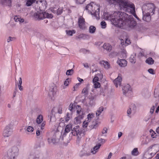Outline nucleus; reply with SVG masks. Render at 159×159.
Masks as SVG:
<instances>
[{
	"label": "nucleus",
	"mask_w": 159,
	"mask_h": 159,
	"mask_svg": "<svg viewBox=\"0 0 159 159\" xmlns=\"http://www.w3.org/2000/svg\"><path fill=\"white\" fill-rule=\"evenodd\" d=\"M103 16L106 20H110L115 25L120 28L126 25L130 28H133L136 25V22L132 15H129L124 12H115L111 15L104 13Z\"/></svg>",
	"instance_id": "obj_1"
},
{
	"label": "nucleus",
	"mask_w": 159,
	"mask_h": 159,
	"mask_svg": "<svg viewBox=\"0 0 159 159\" xmlns=\"http://www.w3.org/2000/svg\"><path fill=\"white\" fill-rule=\"evenodd\" d=\"M47 3L45 0L41 1L39 2V8L38 10H36L34 14V17L36 20H40L47 18H52L53 16L51 14L42 11L45 9L46 7Z\"/></svg>",
	"instance_id": "obj_2"
},
{
	"label": "nucleus",
	"mask_w": 159,
	"mask_h": 159,
	"mask_svg": "<svg viewBox=\"0 0 159 159\" xmlns=\"http://www.w3.org/2000/svg\"><path fill=\"white\" fill-rule=\"evenodd\" d=\"M155 9V7L153 3H149L143 5L142 7L143 20L149 22L151 20V16L154 14Z\"/></svg>",
	"instance_id": "obj_3"
},
{
	"label": "nucleus",
	"mask_w": 159,
	"mask_h": 159,
	"mask_svg": "<svg viewBox=\"0 0 159 159\" xmlns=\"http://www.w3.org/2000/svg\"><path fill=\"white\" fill-rule=\"evenodd\" d=\"M100 6L91 2L88 4L85 7V10L92 15H93L98 20L100 18L99 12Z\"/></svg>",
	"instance_id": "obj_4"
},
{
	"label": "nucleus",
	"mask_w": 159,
	"mask_h": 159,
	"mask_svg": "<svg viewBox=\"0 0 159 159\" xmlns=\"http://www.w3.org/2000/svg\"><path fill=\"white\" fill-rule=\"evenodd\" d=\"M118 2L120 3V7L126 12L132 14L135 11L134 5L127 0H119Z\"/></svg>",
	"instance_id": "obj_5"
},
{
	"label": "nucleus",
	"mask_w": 159,
	"mask_h": 159,
	"mask_svg": "<svg viewBox=\"0 0 159 159\" xmlns=\"http://www.w3.org/2000/svg\"><path fill=\"white\" fill-rule=\"evenodd\" d=\"M27 159H43L41 153L38 151L32 149L30 152Z\"/></svg>",
	"instance_id": "obj_6"
},
{
	"label": "nucleus",
	"mask_w": 159,
	"mask_h": 159,
	"mask_svg": "<svg viewBox=\"0 0 159 159\" xmlns=\"http://www.w3.org/2000/svg\"><path fill=\"white\" fill-rule=\"evenodd\" d=\"M77 113L78 116L75 117L74 120V123L76 124H78L81 123V120L83 117L84 113L82 110L81 107L78 105L76 106Z\"/></svg>",
	"instance_id": "obj_7"
},
{
	"label": "nucleus",
	"mask_w": 159,
	"mask_h": 159,
	"mask_svg": "<svg viewBox=\"0 0 159 159\" xmlns=\"http://www.w3.org/2000/svg\"><path fill=\"white\" fill-rule=\"evenodd\" d=\"M19 149L17 147H12L9 150L7 156L11 159H16L18 155Z\"/></svg>",
	"instance_id": "obj_8"
},
{
	"label": "nucleus",
	"mask_w": 159,
	"mask_h": 159,
	"mask_svg": "<svg viewBox=\"0 0 159 159\" xmlns=\"http://www.w3.org/2000/svg\"><path fill=\"white\" fill-rule=\"evenodd\" d=\"M72 134L77 137L78 139L81 138V135L82 134V131L79 125H76L73 128L71 132Z\"/></svg>",
	"instance_id": "obj_9"
},
{
	"label": "nucleus",
	"mask_w": 159,
	"mask_h": 159,
	"mask_svg": "<svg viewBox=\"0 0 159 159\" xmlns=\"http://www.w3.org/2000/svg\"><path fill=\"white\" fill-rule=\"evenodd\" d=\"M12 129L10 125H7L4 129L3 135L4 137H8L12 133Z\"/></svg>",
	"instance_id": "obj_10"
},
{
	"label": "nucleus",
	"mask_w": 159,
	"mask_h": 159,
	"mask_svg": "<svg viewBox=\"0 0 159 159\" xmlns=\"http://www.w3.org/2000/svg\"><path fill=\"white\" fill-rule=\"evenodd\" d=\"M124 94L126 96H129L132 93V89L129 84H125L122 88Z\"/></svg>",
	"instance_id": "obj_11"
},
{
	"label": "nucleus",
	"mask_w": 159,
	"mask_h": 159,
	"mask_svg": "<svg viewBox=\"0 0 159 159\" xmlns=\"http://www.w3.org/2000/svg\"><path fill=\"white\" fill-rule=\"evenodd\" d=\"M57 90V87L55 84L50 87L48 94L52 99L56 94Z\"/></svg>",
	"instance_id": "obj_12"
},
{
	"label": "nucleus",
	"mask_w": 159,
	"mask_h": 159,
	"mask_svg": "<svg viewBox=\"0 0 159 159\" xmlns=\"http://www.w3.org/2000/svg\"><path fill=\"white\" fill-rule=\"evenodd\" d=\"M84 19L82 17L80 16L78 19V23L79 27L81 29L84 30L86 27L85 24Z\"/></svg>",
	"instance_id": "obj_13"
},
{
	"label": "nucleus",
	"mask_w": 159,
	"mask_h": 159,
	"mask_svg": "<svg viewBox=\"0 0 159 159\" xmlns=\"http://www.w3.org/2000/svg\"><path fill=\"white\" fill-rule=\"evenodd\" d=\"M122 79L121 76L119 75L118 77L113 81L116 87H118V86H120Z\"/></svg>",
	"instance_id": "obj_14"
},
{
	"label": "nucleus",
	"mask_w": 159,
	"mask_h": 159,
	"mask_svg": "<svg viewBox=\"0 0 159 159\" xmlns=\"http://www.w3.org/2000/svg\"><path fill=\"white\" fill-rule=\"evenodd\" d=\"M99 63L103 67L106 69H108L110 68V64L107 61L104 60L101 61Z\"/></svg>",
	"instance_id": "obj_15"
},
{
	"label": "nucleus",
	"mask_w": 159,
	"mask_h": 159,
	"mask_svg": "<svg viewBox=\"0 0 159 159\" xmlns=\"http://www.w3.org/2000/svg\"><path fill=\"white\" fill-rule=\"evenodd\" d=\"M117 63L121 67H125L127 66V62L125 59H118Z\"/></svg>",
	"instance_id": "obj_16"
},
{
	"label": "nucleus",
	"mask_w": 159,
	"mask_h": 159,
	"mask_svg": "<svg viewBox=\"0 0 159 159\" xmlns=\"http://www.w3.org/2000/svg\"><path fill=\"white\" fill-rule=\"evenodd\" d=\"M101 146V144L98 143V144H97L96 146H94L93 149H91V153L93 154H95L98 151V150Z\"/></svg>",
	"instance_id": "obj_17"
},
{
	"label": "nucleus",
	"mask_w": 159,
	"mask_h": 159,
	"mask_svg": "<svg viewBox=\"0 0 159 159\" xmlns=\"http://www.w3.org/2000/svg\"><path fill=\"white\" fill-rule=\"evenodd\" d=\"M150 149L154 150L155 152H157L159 151V146L157 144H154L150 146L148 148V150H149Z\"/></svg>",
	"instance_id": "obj_18"
},
{
	"label": "nucleus",
	"mask_w": 159,
	"mask_h": 159,
	"mask_svg": "<svg viewBox=\"0 0 159 159\" xmlns=\"http://www.w3.org/2000/svg\"><path fill=\"white\" fill-rule=\"evenodd\" d=\"M52 11L55 13H56L57 15H60L61 14L63 11V9L62 8L57 9L55 8H52Z\"/></svg>",
	"instance_id": "obj_19"
},
{
	"label": "nucleus",
	"mask_w": 159,
	"mask_h": 159,
	"mask_svg": "<svg viewBox=\"0 0 159 159\" xmlns=\"http://www.w3.org/2000/svg\"><path fill=\"white\" fill-rule=\"evenodd\" d=\"M87 152V151L84 149H83L80 151L79 153L80 156L82 157L84 156H89L90 155V152Z\"/></svg>",
	"instance_id": "obj_20"
},
{
	"label": "nucleus",
	"mask_w": 159,
	"mask_h": 159,
	"mask_svg": "<svg viewBox=\"0 0 159 159\" xmlns=\"http://www.w3.org/2000/svg\"><path fill=\"white\" fill-rule=\"evenodd\" d=\"M90 38L88 34H81L78 36V38L83 39H88Z\"/></svg>",
	"instance_id": "obj_21"
},
{
	"label": "nucleus",
	"mask_w": 159,
	"mask_h": 159,
	"mask_svg": "<svg viewBox=\"0 0 159 159\" xmlns=\"http://www.w3.org/2000/svg\"><path fill=\"white\" fill-rule=\"evenodd\" d=\"M103 48L107 51H110L112 49L111 45L109 43H105L103 44Z\"/></svg>",
	"instance_id": "obj_22"
},
{
	"label": "nucleus",
	"mask_w": 159,
	"mask_h": 159,
	"mask_svg": "<svg viewBox=\"0 0 159 159\" xmlns=\"http://www.w3.org/2000/svg\"><path fill=\"white\" fill-rule=\"evenodd\" d=\"M104 108L102 107H101L98 108L96 111V114L97 116H99L100 114L102 113L103 111Z\"/></svg>",
	"instance_id": "obj_23"
},
{
	"label": "nucleus",
	"mask_w": 159,
	"mask_h": 159,
	"mask_svg": "<svg viewBox=\"0 0 159 159\" xmlns=\"http://www.w3.org/2000/svg\"><path fill=\"white\" fill-rule=\"evenodd\" d=\"M136 54L134 53L131 55L129 58V61L130 62L133 63L134 64L136 62Z\"/></svg>",
	"instance_id": "obj_24"
},
{
	"label": "nucleus",
	"mask_w": 159,
	"mask_h": 159,
	"mask_svg": "<svg viewBox=\"0 0 159 159\" xmlns=\"http://www.w3.org/2000/svg\"><path fill=\"white\" fill-rule=\"evenodd\" d=\"M1 3L3 5L10 6L11 3V0H0Z\"/></svg>",
	"instance_id": "obj_25"
},
{
	"label": "nucleus",
	"mask_w": 159,
	"mask_h": 159,
	"mask_svg": "<svg viewBox=\"0 0 159 159\" xmlns=\"http://www.w3.org/2000/svg\"><path fill=\"white\" fill-rule=\"evenodd\" d=\"M72 125L71 124H69L66 126L65 131L66 133H68L71 129L72 130Z\"/></svg>",
	"instance_id": "obj_26"
},
{
	"label": "nucleus",
	"mask_w": 159,
	"mask_h": 159,
	"mask_svg": "<svg viewBox=\"0 0 159 159\" xmlns=\"http://www.w3.org/2000/svg\"><path fill=\"white\" fill-rule=\"evenodd\" d=\"M89 106H92L95 105V103L93 97L91 96L89 98Z\"/></svg>",
	"instance_id": "obj_27"
},
{
	"label": "nucleus",
	"mask_w": 159,
	"mask_h": 159,
	"mask_svg": "<svg viewBox=\"0 0 159 159\" xmlns=\"http://www.w3.org/2000/svg\"><path fill=\"white\" fill-rule=\"evenodd\" d=\"M94 114H89L87 116V118L86 119L87 121L90 122L94 117Z\"/></svg>",
	"instance_id": "obj_28"
},
{
	"label": "nucleus",
	"mask_w": 159,
	"mask_h": 159,
	"mask_svg": "<svg viewBox=\"0 0 159 159\" xmlns=\"http://www.w3.org/2000/svg\"><path fill=\"white\" fill-rule=\"evenodd\" d=\"M48 119H50V122H54L56 120V118L51 113L48 116Z\"/></svg>",
	"instance_id": "obj_29"
},
{
	"label": "nucleus",
	"mask_w": 159,
	"mask_h": 159,
	"mask_svg": "<svg viewBox=\"0 0 159 159\" xmlns=\"http://www.w3.org/2000/svg\"><path fill=\"white\" fill-rule=\"evenodd\" d=\"M96 27L93 25L90 26L89 27V31L91 34H94L96 30Z\"/></svg>",
	"instance_id": "obj_30"
},
{
	"label": "nucleus",
	"mask_w": 159,
	"mask_h": 159,
	"mask_svg": "<svg viewBox=\"0 0 159 159\" xmlns=\"http://www.w3.org/2000/svg\"><path fill=\"white\" fill-rule=\"evenodd\" d=\"M89 84H87L86 86L83 89L82 92V93H85L86 94L88 93L89 89Z\"/></svg>",
	"instance_id": "obj_31"
},
{
	"label": "nucleus",
	"mask_w": 159,
	"mask_h": 159,
	"mask_svg": "<svg viewBox=\"0 0 159 159\" xmlns=\"http://www.w3.org/2000/svg\"><path fill=\"white\" fill-rule=\"evenodd\" d=\"M146 62L148 64L152 65L154 63V60L151 57H149L147 59Z\"/></svg>",
	"instance_id": "obj_32"
},
{
	"label": "nucleus",
	"mask_w": 159,
	"mask_h": 159,
	"mask_svg": "<svg viewBox=\"0 0 159 159\" xmlns=\"http://www.w3.org/2000/svg\"><path fill=\"white\" fill-rule=\"evenodd\" d=\"M131 154L132 155L136 156L139 155V152L138 149L137 148H134L131 152Z\"/></svg>",
	"instance_id": "obj_33"
},
{
	"label": "nucleus",
	"mask_w": 159,
	"mask_h": 159,
	"mask_svg": "<svg viewBox=\"0 0 159 159\" xmlns=\"http://www.w3.org/2000/svg\"><path fill=\"white\" fill-rule=\"evenodd\" d=\"M43 120V116L41 115H39L37 117L36 119V122L38 124L40 123Z\"/></svg>",
	"instance_id": "obj_34"
},
{
	"label": "nucleus",
	"mask_w": 159,
	"mask_h": 159,
	"mask_svg": "<svg viewBox=\"0 0 159 159\" xmlns=\"http://www.w3.org/2000/svg\"><path fill=\"white\" fill-rule=\"evenodd\" d=\"M150 155L149 153H145L143 155V159H151V157L150 156Z\"/></svg>",
	"instance_id": "obj_35"
},
{
	"label": "nucleus",
	"mask_w": 159,
	"mask_h": 159,
	"mask_svg": "<svg viewBox=\"0 0 159 159\" xmlns=\"http://www.w3.org/2000/svg\"><path fill=\"white\" fill-rule=\"evenodd\" d=\"M36 0H28L26 2V5L27 6H31Z\"/></svg>",
	"instance_id": "obj_36"
},
{
	"label": "nucleus",
	"mask_w": 159,
	"mask_h": 159,
	"mask_svg": "<svg viewBox=\"0 0 159 159\" xmlns=\"http://www.w3.org/2000/svg\"><path fill=\"white\" fill-rule=\"evenodd\" d=\"M66 34L69 36H72L73 34H75V31L74 30H66Z\"/></svg>",
	"instance_id": "obj_37"
},
{
	"label": "nucleus",
	"mask_w": 159,
	"mask_h": 159,
	"mask_svg": "<svg viewBox=\"0 0 159 159\" xmlns=\"http://www.w3.org/2000/svg\"><path fill=\"white\" fill-rule=\"evenodd\" d=\"M73 72V70L71 69L67 70L66 74V75H72Z\"/></svg>",
	"instance_id": "obj_38"
},
{
	"label": "nucleus",
	"mask_w": 159,
	"mask_h": 159,
	"mask_svg": "<svg viewBox=\"0 0 159 159\" xmlns=\"http://www.w3.org/2000/svg\"><path fill=\"white\" fill-rule=\"evenodd\" d=\"M93 86L95 88H98L100 87V84L99 82L93 83Z\"/></svg>",
	"instance_id": "obj_39"
},
{
	"label": "nucleus",
	"mask_w": 159,
	"mask_h": 159,
	"mask_svg": "<svg viewBox=\"0 0 159 159\" xmlns=\"http://www.w3.org/2000/svg\"><path fill=\"white\" fill-rule=\"evenodd\" d=\"M69 109L72 112H73L75 111V108L73 107V104H70L69 106Z\"/></svg>",
	"instance_id": "obj_40"
},
{
	"label": "nucleus",
	"mask_w": 159,
	"mask_h": 159,
	"mask_svg": "<svg viewBox=\"0 0 159 159\" xmlns=\"http://www.w3.org/2000/svg\"><path fill=\"white\" fill-rule=\"evenodd\" d=\"M101 25L102 28L105 29L106 27L107 24L106 22L104 21H102L101 23Z\"/></svg>",
	"instance_id": "obj_41"
},
{
	"label": "nucleus",
	"mask_w": 159,
	"mask_h": 159,
	"mask_svg": "<svg viewBox=\"0 0 159 159\" xmlns=\"http://www.w3.org/2000/svg\"><path fill=\"white\" fill-rule=\"evenodd\" d=\"M71 118V115L69 113H66V116L65 117V120L66 121H68Z\"/></svg>",
	"instance_id": "obj_42"
},
{
	"label": "nucleus",
	"mask_w": 159,
	"mask_h": 159,
	"mask_svg": "<svg viewBox=\"0 0 159 159\" xmlns=\"http://www.w3.org/2000/svg\"><path fill=\"white\" fill-rule=\"evenodd\" d=\"M15 39V38L14 37L9 36L7 39V43H9L10 41H12Z\"/></svg>",
	"instance_id": "obj_43"
},
{
	"label": "nucleus",
	"mask_w": 159,
	"mask_h": 159,
	"mask_svg": "<svg viewBox=\"0 0 159 159\" xmlns=\"http://www.w3.org/2000/svg\"><path fill=\"white\" fill-rule=\"evenodd\" d=\"M89 122L88 121H87V120H85V121L83 123V126L84 128H86L88 126Z\"/></svg>",
	"instance_id": "obj_44"
},
{
	"label": "nucleus",
	"mask_w": 159,
	"mask_h": 159,
	"mask_svg": "<svg viewBox=\"0 0 159 159\" xmlns=\"http://www.w3.org/2000/svg\"><path fill=\"white\" fill-rule=\"evenodd\" d=\"M151 135V137L153 138L156 137V133L153 130H150Z\"/></svg>",
	"instance_id": "obj_45"
},
{
	"label": "nucleus",
	"mask_w": 159,
	"mask_h": 159,
	"mask_svg": "<svg viewBox=\"0 0 159 159\" xmlns=\"http://www.w3.org/2000/svg\"><path fill=\"white\" fill-rule=\"evenodd\" d=\"M70 81V79L69 78L67 79L64 82V84L65 86H66L68 85L69 81Z\"/></svg>",
	"instance_id": "obj_46"
},
{
	"label": "nucleus",
	"mask_w": 159,
	"mask_h": 159,
	"mask_svg": "<svg viewBox=\"0 0 159 159\" xmlns=\"http://www.w3.org/2000/svg\"><path fill=\"white\" fill-rule=\"evenodd\" d=\"M86 0H75L77 3L79 4H82Z\"/></svg>",
	"instance_id": "obj_47"
},
{
	"label": "nucleus",
	"mask_w": 159,
	"mask_h": 159,
	"mask_svg": "<svg viewBox=\"0 0 159 159\" xmlns=\"http://www.w3.org/2000/svg\"><path fill=\"white\" fill-rule=\"evenodd\" d=\"M27 130L28 132H32L34 130V128L31 126H29L27 128Z\"/></svg>",
	"instance_id": "obj_48"
},
{
	"label": "nucleus",
	"mask_w": 159,
	"mask_h": 159,
	"mask_svg": "<svg viewBox=\"0 0 159 159\" xmlns=\"http://www.w3.org/2000/svg\"><path fill=\"white\" fill-rule=\"evenodd\" d=\"M130 43V41L129 39L128 38L126 39L125 41V45H127Z\"/></svg>",
	"instance_id": "obj_49"
},
{
	"label": "nucleus",
	"mask_w": 159,
	"mask_h": 159,
	"mask_svg": "<svg viewBox=\"0 0 159 159\" xmlns=\"http://www.w3.org/2000/svg\"><path fill=\"white\" fill-rule=\"evenodd\" d=\"M99 80V78L98 77L96 76L93 79V83L98 82Z\"/></svg>",
	"instance_id": "obj_50"
},
{
	"label": "nucleus",
	"mask_w": 159,
	"mask_h": 159,
	"mask_svg": "<svg viewBox=\"0 0 159 159\" xmlns=\"http://www.w3.org/2000/svg\"><path fill=\"white\" fill-rule=\"evenodd\" d=\"M99 143L100 144H101V143L103 144L105 142L106 140L104 139L101 138L99 139Z\"/></svg>",
	"instance_id": "obj_51"
},
{
	"label": "nucleus",
	"mask_w": 159,
	"mask_h": 159,
	"mask_svg": "<svg viewBox=\"0 0 159 159\" xmlns=\"http://www.w3.org/2000/svg\"><path fill=\"white\" fill-rule=\"evenodd\" d=\"M155 108V107L154 106L151 108L150 110V112L151 114L153 113Z\"/></svg>",
	"instance_id": "obj_52"
},
{
	"label": "nucleus",
	"mask_w": 159,
	"mask_h": 159,
	"mask_svg": "<svg viewBox=\"0 0 159 159\" xmlns=\"http://www.w3.org/2000/svg\"><path fill=\"white\" fill-rule=\"evenodd\" d=\"M133 111V110H132L131 108L130 107L129 109H128L127 111V113L129 115H130L132 111Z\"/></svg>",
	"instance_id": "obj_53"
},
{
	"label": "nucleus",
	"mask_w": 159,
	"mask_h": 159,
	"mask_svg": "<svg viewBox=\"0 0 159 159\" xmlns=\"http://www.w3.org/2000/svg\"><path fill=\"white\" fill-rule=\"evenodd\" d=\"M58 112L59 114L62 113V107H59L58 110Z\"/></svg>",
	"instance_id": "obj_54"
},
{
	"label": "nucleus",
	"mask_w": 159,
	"mask_h": 159,
	"mask_svg": "<svg viewBox=\"0 0 159 159\" xmlns=\"http://www.w3.org/2000/svg\"><path fill=\"white\" fill-rule=\"evenodd\" d=\"M45 124L46 123L45 122H43L41 124V129L42 130H43L44 129V127L45 126Z\"/></svg>",
	"instance_id": "obj_55"
},
{
	"label": "nucleus",
	"mask_w": 159,
	"mask_h": 159,
	"mask_svg": "<svg viewBox=\"0 0 159 159\" xmlns=\"http://www.w3.org/2000/svg\"><path fill=\"white\" fill-rule=\"evenodd\" d=\"M52 143L53 144H55L57 143V140L55 138H52Z\"/></svg>",
	"instance_id": "obj_56"
},
{
	"label": "nucleus",
	"mask_w": 159,
	"mask_h": 159,
	"mask_svg": "<svg viewBox=\"0 0 159 159\" xmlns=\"http://www.w3.org/2000/svg\"><path fill=\"white\" fill-rule=\"evenodd\" d=\"M22 84V81L21 77H20L19 80V82L18 83V85H21Z\"/></svg>",
	"instance_id": "obj_57"
},
{
	"label": "nucleus",
	"mask_w": 159,
	"mask_h": 159,
	"mask_svg": "<svg viewBox=\"0 0 159 159\" xmlns=\"http://www.w3.org/2000/svg\"><path fill=\"white\" fill-rule=\"evenodd\" d=\"M107 129L106 128H103L102 133V134H104L107 133Z\"/></svg>",
	"instance_id": "obj_58"
},
{
	"label": "nucleus",
	"mask_w": 159,
	"mask_h": 159,
	"mask_svg": "<svg viewBox=\"0 0 159 159\" xmlns=\"http://www.w3.org/2000/svg\"><path fill=\"white\" fill-rule=\"evenodd\" d=\"M52 138H48V142L49 144H52Z\"/></svg>",
	"instance_id": "obj_59"
},
{
	"label": "nucleus",
	"mask_w": 159,
	"mask_h": 159,
	"mask_svg": "<svg viewBox=\"0 0 159 159\" xmlns=\"http://www.w3.org/2000/svg\"><path fill=\"white\" fill-rule=\"evenodd\" d=\"M131 14H132L135 18L137 19V20H140L139 18L137 16L135 12H134L132 13Z\"/></svg>",
	"instance_id": "obj_60"
},
{
	"label": "nucleus",
	"mask_w": 159,
	"mask_h": 159,
	"mask_svg": "<svg viewBox=\"0 0 159 159\" xmlns=\"http://www.w3.org/2000/svg\"><path fill=\"white\" fill-rule=\"evenodd\" d=\"M20 17L19 16H15L14 17V20L16 22H18L19 19Z\"/></svg>",
	"instance_id": "obj_61"
},
{
	"label": "nucleus",
	"mask_w": 159,
	"mask_h": 159,
	"mask_svg": "<svg viewBox=\"0 0 159 159\" xmlns=\"http://www.w3.org/2000/svg\"><path fill=\"white\" fill-rule=\"evenodd\" d=\"M148 72L150 74H153V70L152 69H149L148 70Z\"/></svg>",
	"instance_id": "obj_62"
},
{
	"label": "nucleus",
	"mask_w": 159,
	"mask_h": 159,
	"mask_svg": "<svg viewBox=\"0 0 159 159\" xmlns=\"http://www.w3.org/2000/svg\"><path fill=\"white\" fill-rule=\"evenodd\" d=\"M115 53L114 52L111 53L109 55L111 57H113L115 55Z\"/></svg>",
	"instance_id": "obj_63"
},
{
	"label": "nucleus",
	"mask_w": 159,
	"mask_h": 159,
	"mask_svg": "<svg viewBox=\"0 0 159 159\" xmlns=\"http://www.w3.org/2000/svg\"><path fill=\"white\" fill-rule=\"evenodd\" d=\"M42 133V131H40L39 130H37L36 132V134L37 136H39Z\"/></svg>",
	"instance_id": "obj_64"
}]
</instances>
